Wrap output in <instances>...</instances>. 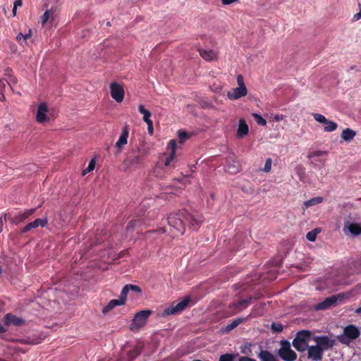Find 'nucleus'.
I'll list each match as a JSON object with an SVG mask.
<instances>
[{"label":"nucleus","mask_w":361,"mask_h":361,"mask_svg":"<svg viewBox=\"0 0 361 361\" xmlns=\"http://www.w3.org/2000/svg\"><path fill=\"white\" fill-rule=\"evenodd\" d=\"M202 222L203 217L201 214H191L186 210L171 213L168 218L169 226L174 230L173 235L176 236L184 233L186 224L192 230L196 231L200 227Z\"/></svg>","instance_id":"1"},{"label":"nucleus","mask_w":361,"mask_h":361,"mask_svg":"<svg viewBox=\"0 0 361 361\" xmlns=\"http://www.w3.org/2000/svg\"><path fill=\"white\" fill-rule=\"evenodd\" d=\"M360 335L359 329L353 324L346 326L343 334L338 335L337 340L342 344L349 345L353 341L357 339Z\"/></svg>","instance_id":"2"},{"label":"nucleus","mask_w":361,"mask_h":361,"mask_svg":"<svg viewBox=\"0 0 361 361\" xmlns=\"http://www.w3.org/2000/svg\"><path fill=\"white\" fill-rule=\"evenodd\" d=\"M311 336V331L308 330H301L297 332L295 337L293 340V346L299 352H305L308 348V341Z\"/></svg>","instance_id":"3"},{"label":"nucleus","mask_w":361,"mask_h":361,"mask_svg":"<svg viewBox=\"0 0 361 361\" xmlns=\"http://www.w3.org/2000/svg\"><path fill=\"white\" fill-rule=\"evenodd\" d=\"M280 348L277 350V355L283 361H295L297 354L291 348L290 343L287 340H281L279 342Z\"/></svg>","instance_id":"4"},{"label":"nucleus","mask_w":361,"mask_h":361,"mask_svg":"<svg viewBox=\"0 0 361 361\" xmlns=\"http://www.w3.org/2000/svg\"><path fill=\"white\" fill-rule=\"evenodd\" d=\"M152 311L150 310H141L137 312L131 324V330H138L139 329L143 327L151 314Z\"/></svg>","instance_id":"5"},{"label":"nucleus","mask_w":361,"mask_h":361,"mask_svg":"<svg viewBox=\"0 0 361 361\" xmlns=\"http://www.w3.org/2000/svg\"><path fill=\"white\" fill-rule=\"evenodd\" d=\"M190 301V298L187 297L184 298L182 301L177 303L176 305H171L170 307L166 308L163 312L162 316L163 317H167L169 315H175L180 312H181L183 310H184L186 307L188 305L189 302Z\"/></svg>","instance_id":"6"},{"label":"nucleus","mask_w":361,"mask_h":361,"mask_svg":"<svg viewBox=\"0 0 361 361\" xmlns=\"http://www.w3.org/2000/svg\"><path fill=\"white\" fill-rule=\"evenodd\" d=\"M312 339L323 352L331 350L336 345V340L327 336H316Z\"/></svg>","instance_id":"7"},{"label":"nucleus","mask_w":361,"mask_h":361,"mask_svg":"<svg viewBox=\"0 0 361 361\" xmlns=\"http://www.w3.org/2000/svg\"><path fill=\"white\" fill-rule=\"evenodd\" d=\"M260 346L250 343L245 344L241 350V353L245 356L240 357L238 361H256L252 357L258 353Z\"/></svg>","instance_id":"8"},{"label":"nucleus","mask_w":361,"mask_h":361,"mask_svg":"<svg viewBox=\"0 0 361 361\" xmlns=\"http://www.w3.org/2000/svg\"><path fill=\"white\" fill-rule=\"evenodd\" d=\"M111 96L117 102L121 103L124 98L125 92L123 87L117 82H111L110 85Z\"/></svg>","instance_id":"9"},{"label":"nucleus","mask_w":361,"mask_h":361,"mask_svg":"<svg viewBox=\"0 0 361 361\" xmlns=\"http://www.w3.org/2000/svg\"><path fill=\"white\" fill-rule=\"evenodd\" d=\"M253 298L252 296H250L247 299L240 300L236 302L230 304L228 309L231 310V315H234L241 311L242 309L247 307Z\"/></svg>","instance_id":"10"},{"label":"nucleus","mask_w":361,"mask_h":361,"mask_svg":"<svg viewBox=\"0 0 361 361\" xmlns=\"http://www.w3.org/2000/svg\"><path fill=\"white\" fill-rule=\"evenodd\" d=\"M4 324L6 326H20L25 324V320L11 313H8L4 317Z\"/></svg>","instance_id":"11"},{"label":"nucleus","mask_w":361,"mask_h":361,"mask_svg":"<svg viewBox=\"0 0 361 361\" xmlns=\"http://www.w3.org/2000/svg\"><path fill=\"white\" fill-rule=\"evenodd\" d=\"M307 357L312 361H319L322 359L324 352L317 345L308 346Z\"/></svg>","instance_id":"12"},{"label":"nucleus","mask_w":361,"mask_h":361,"mask_svg":"<svg viewBox=\"0 0 361 361\" xmlns=\"http://www.w3.org/2000/svg\"><path fill=\"white\" fill-rule=\"evenodd\" d=\"M47 112L48 108L46 103L39 104L37 111L36 121L39 123H44V122L49 121V118L47 115Z\"/></svg>","instance_id":"13"},{"label":"nucleus","mask_w":361,"mask_h":361,"mask_svg":"<svg viewBox=\"0 0 361 361\" xmlns=\"http://www.w3.org/2000/svg\"><path fill=\"white\" fill-rule=\"evenodd\" d=\"M48 224V220L47 218L43 219H37L35 221L28 223L25 226H24L21 229L22 233H25L30 231L31 229L36 228L39 226L44 227Z\"/></svg>","instance_id":"14"},{"label":"nucleus","mask_w":361,"mask_h":361,"mask_svg":"<svg viewBox=\"0 0 361 361\" xmlns=\"http://www.w3.org/2000/svg\"><path fill=\"white\" fill-rule=\"evenodd\" d=\"M128 135H129L128 126L126 125L123 128L121 134L115 145L116 147L118 150V152H120L122 150V149L123 148L124 145H126L128 143Z\"/></svg>","instance_id":"15"},{"label":"nucleus","mask_w":361,"mask_h":361,"mask_svg":"<svg viewBox=\"0 0 361 361\" xmlns=\"http://www.w3.org/2000/svg\"><path fill=\"white\" fill-rule=\"evenodd\" d=\"M347 231L353 235H358L361 234V225L357 223H350L345 221L343 226V232L347 234Z\"/></svg>","instance_id":"16"},{"label":"nucleus","mask_w":361,"mask_h":361,"mask_svg":"<svg viewBox=\"0 0 361 361\" xmlns=\"http://www.w3.org/2000/svg\"><path fill=\"white\" fill-rule=\"evenodd\" d=\"M36 210V208L26 209L23 212L19 213L18 214L16 215L12 222L15 224H18L21 222H23L25 220H26L30 216H32L35 212Z\"/></svg>","instance_id":"17"},{"label":"nucleus","mask_w":361,"mask_h":361,"mask_svg":"<svg viewBox=\"0 0 361 361\" xmlns=\"http://www.w3.org/2000/svg\"><path fill=\"white\" fill-rule=\"evenodd\" d=\"M337 301V298L336 295H331L329 298H326L324 301L317 304L315 305V309L317 310H324L330 307H331L333 305H334Z\"/></svg>","instance_id":"18"},{"label":"nucleus","mask_w":361,"mask_h":361,"mask_svg":"<svg viewBox=\"0 0 361 361\" xmlns=\"http://www.w3.org/2000/svg\"><path fill=\"white\" fill-rule=\"evenodd\" d=\"M247 94V90L246 87H238L233 88L232 92L228 93V97L231 99H238L242 97L245 96Z\"/></svg>","instance_id":"19"},{"label":"nucleus","mask_w":361,"mask_h":361,"mask_svg":"<svg viewBox=\"0 0 361 361\" xmlns=\"http://www.w3.org/2000/svg\"><path fill=\"white\" fill-rule=\"evenodd\" d=\"M249 133V128L246 121L243 118L239 120L238 127L237 129L236 136L239 138H243Z\"/></svg>","instance_id":"20"},{"label":"nucleus","mask_w":361,"mask_h":361,"mask_svg":"<svg viewBox=\"0 0 361 361\" xmlns=\"http://www.w3.org/2000/svg\"><path fill=\"white\" fill-rule=\"evenodd\" d=\"M125 302L121 299H113L111 300L108 304L103 307L102 309V313L106 314L109 312H110L111 310H113L116 306H120L124 305Z\"/></svg>","instance_id":"21"},{"label":"nucleus","mask_w":361,"mask_h":361,"mask_svg":"<svg viewBox=\"0 0 361 361\" xmlns=\"http://www.w3.org/2000/svg\"><path fill=\"white\" fill-rule=\"evenodd\" d=\"M247 318H235L233 319L230 324H227L224 328V331L226 333H228L235 328H236L239 324H242L243 322H246Z\"/></svg>","instance_id":"22"},{"label":"nucleus","mask_w":361,"mask_h":361,"mask_svg":"<svg viewBox=\"0 0 361 361\" xmlns=\"http://www.w3.org/2000/svg\"><path fill=\"white\" fill-rule=\"evenodd\" d=\"M257 355H258L261 361H276L275 357L271 353L263 350L261 347Z\"/></svg>","instance_id":"23"},{"label":"nucleus","mask_w":361,"mask_h":361,"mask_svg":"<svg viewBox=\"0 0 361 361\" xmlns=\"http://www.w3.org/2000/svg\"><path fill=\"white\" fill-rule=\"evenodd\" d=\"M200 55L207 61H212L216 59V54L213 50L199 49Z\"/></svg>","instance_id":"24"},{"label":"nucleus","mask_w":361,"mask_h":361,"mask_svg":"<svg viewBox=\"0 0 361 361\" xmlns=\"http://www.w3.org/2000/svg\"><path fill=\"white\" fill-rule=\"evenodd\" d=\"M356 135V132L350 128H345L341 133V137L346 142H350Z\"/></svg>","instance_id":"25"},{"label":"nucleus","mask_w":361,"mask_h":361,"mask_svg":"<svg viewBox=\"0 0 361 361\" xmlns=\"http://www.w3.org/2000/svg\"><path fill=\"white\" fill-rule=\"evenodd\" d=\"M323 202V197H313L307 201H305L303 204L302 209L305 211L308 207L313 205L319 204Z\"/></svg>","instance_id":"26"},{"label":"nucleus","mask_w":361,"mask_h":361,"mask_svg":"<svg viewBox=\"0 0 361 361\" xmlns=\"http://www.w3.org/2000/svg\"><path fill=\"white\" fill-rule=\"evenodd\" d=\"M138 111L141 114L143 115V121L146 123L152 121L150 119V117L152 116L151 112L149 111H148L147 109H146L143 105H142V104L139 105Z\"/></svg>","instance_id":"27"},{"label":"nucleus","mask_w":361,"mask_h":361,"mask_svg":"<svg viewBox=\"0 0 361 361\" xmlns=\"http://www.w3.org/2000/svg\"><path fill=\"white\" fill-rule=\"evenodd\" d=\"M126 161L128 162V164L130 166H135L140 164L142 161V157L140 154H137L133 157L128 156L127 157Z\"/></svg>","instance_id":"28"},{"label":"nucleus","mask_w":361,"mask_h":361,"mask_svg":"<svg viewBox=\"0 0 361 361\" xmlns=\"http://www.w3.org/2000/svg\"><path fill=\"white\" fill-rule=\"evenodd\" d=\"M270 329L273 334H279L283 331L284 326L281 323L272 322Z\"/></svg>","instance_id":"29"},{"label":"nucleus","mask_w":361,"mask_h":361,"mask_svg":"<svg viewBox=\"0 0 361 361\" xmlns=\"http://www.w3.org/2000/svg\"><path fill=\"white\" fill-rule=\"evenodd\" d=\"M338 124L332 121H328L326 123L324 130L325 132H332L336 130Z\"/></svg>","instance_id":"30"},{"label":"nucleus","mask_w":361,"mask_h":361,"mask_svg":"<svg viewBox=\"0 0 361 361\" xmlns=\"http://www.w3.org/2000/svg\"><path fill=\"white\" fill-rule=\"evenodd\" d=\"M52 9H47L45 11L42 16L41 17V23L42 25H44L50 18L51 16H53Z\"/></svg>","instance_id":"31"},{"label":"nucleus","mask_w":361,"mask_h":361,"mask_svg":"<svg viewBox=\"0 0 361 361\" xmlns=\"http://www.w3.org/2000/svg\"><path fill=\"white\" fill-rule=\"evenodd\" d=\"M128 284H126V286H123V288L121 290V295L119 297V298L121 299L125 303H126V301L127 299V295L130 291L129 287H128Z\"/></svg>","instance_id":"32"},{"label":"nucleus","mask_w":361,"mask_h":361,"mask_svg":"<svg viewBox=\"0 0 361 361\" xmlns=\"http://www.w3.org/2000/svg\"><path fill=\"white\" fill-rule=\"evenodd\" d=\"M96 161L94 159L90 160V161L88 164V166L83 170L82 174L83 176L86 175L87 173H90V171H93L95 168Z\"/></svg>","instance_id":"33"},{"label":"nucleus","mask_w":361,"mask_h":361,"mask_svg":"<svg viewBox=\"0 0 361 361\" xmlns=\"http://www.w3.org/2000/svg\"><path fill=\"white\" fill-rule=\"evenodd\" d=\"M236 355L234 354L226 353L219 357V361H234Z\"/></svg>","instance_id":"34"},{"label":"nucleus","mask_w":361,"mask_h":361,"mask_svg":"<svg viewBox=\"0 0 361 361\" xmlns=\"http://www.w3.org/2000/svg\"><path fill=\"white\" fill-rule=\"evenodd\" d=\"M318 229H314L307 233L306 238L309 241L314 242L318 233Z\"/></svg>","instance_id":"35"},{"label":"nucleus","mask_w":361,"mask_h":361,"mask_svg":"<svg viewBox=\"0 0 361 361\" xmlns=\"http://www.w3.org/2000/svg\"><path fill=\"white\" fill-rule=\"evenodd\" d=\"M326 154H327V152H326V151H321V150L313 151V152H312L308 154L307 158L312 159V158L315 157H322V156L325 155Z\"/></svg>","instance_id":"36"},{"label":"nucleus","mask_w":361,"mask_h":361,"mask_svg":"<svg viewBox=\"0 0 361 361\" xmlns=\"http://www.w3.org/2000/svg\"><path fill=\"white\" fill-rule=\"evenodd\" d=\"M313 117L317 122L324 124H326V123H327V121H329L328 119L326 118L324 116L320 114H314Z\"/></svg>","instance_id":"37"},{"label":"nucleus","mask_w":361,"mask_h":361,"mask_svg":"<svg viewBox=\"0 0 361 361\" xmlns=\"http://www.w3.org/2000/svg\"><path fill=\"white\" fill-rule=\"evenodd\" d=\"M253 116L257 124L261 126H265L267 124L266 120L264 118H262L260 115L257 114H254Z\"/></svg>","instance_id":"38"},{"label":"nucleus","mask_w":361,"mask_h":361,"mask_svg":"<svg viewBox=\"0 0 361 361\" xmlns=\"http://www.w3.org/2000/svg\"><path fill=\"white\" fill-rule=\"evenodd\" d=\"M178 138L180 142L183 143L189 138V135L185 131H178Z\"/></svg>","instance_id":"39"},{"label":"nucleus","mask_w":361,"mask_h":361,"mask_svg":"<svg viewBox=\"0 0 361 361\" xmlns=\"http://www.w3.org/2000/svg\"><path fill=\"white\" fill-rule=\"evenodd\" d=\"M271 164H272V160L271 158H268L266 161H265V164H264V169L263 171L266 173H268L271 170Z\"/></svg>","instance_id":"40"},{"label":"nucleus","mask_w":361,"mask_h":361,"mask_svg":"<svg viewBox=\"0 0 361 361\" xmlns=\"http://www.w3.org/2000/svg\"><path fill=\"white\" fill-rule=\"evenodd\" d=\"M176 141L175 140H171L169 142V147L171 149V154H176Z\"/></svg>","instance_id":"41"},{"label":"nucleus","mask_w":361,"mask_h":361,"mask_svg":"<svg viewBox=\"0 0 361 361\" xmlns=\"http://www.w3.org/2000/svg\"><path fill=\"white\" fill-rule=\"evenodd\" d=\"M4 88H5V85H4V82L1 80H0V101H1V102L5 99V96L4 94Z\"/></svg>","instance_id":"42"},{"label":"nucleus","mask_w":361,"mask_h":361,"mask_svg":"<svg viewBox=\"0 0 361 361\" xmlns=\"http://www.w3.org/2000/svg\"><path fill=\"white\" fill-rule=\"evenodd\" d=\"M175 155L176 154L170 153V154L166 157V159L165 160V162H164V165L166 166H171V162L174 159Z\"/></svg>","instance_id":"43"},{"label":"nucleus","mask_w":361,"mask_h":361,"mask_svg":"<svg viewBox=\"0 0 361 361\" xmlns=\"http://www.w3.org/2000/svg\"><path fill=\"white\" fill-rule=\"evenodd\" d=\"M128 287H129L130 290L136 292L137 293H140L142 292L140 287L138 286L133 285V284H128Z\"/></svg>","instance_id":"44"},{"label":"nucleus","mask_w":361,"mask_h":361,"mask_svg":"<svg viewBox=\"0 0 361 361\" xmlns=\"http://www.w3.org/2000/svg\"><path fill=\"white\" fill-rule=\"evenodd\" d=\"M237 83L238 85V87H245L244 83V78L242 75H238L237 76Z\"/></svg>","instance_id":"45"},{"label":"nucleus","mask_w":361,"mask_h":361,"mask_svg":"<svg viewBox=\"0 0 361 361\" xmlns=\"http://www.w3.org/2000/svg\"><path fill=\"white\" fill-rule=\"evenodd\" d=\"M136 224H137V221L136 220H132L130 221L128 225H127V230L128 231H130V230H133V228L136 226Z\"/></svg>","instance_id":"46"},{"label":"nucleus","mask_w":361,"mask_h":361,"mask_svg":"<svg viewBox=\"0 0 361 361\" xmlns=\"http://www.w3.org/2000/svg\"><path fill=\"white\" fill-rule=\"evenodd\" d=\"M147 130L149 135L153 134L154 128H153V121L147 123Z\"/></svg>","instance_id":"47"},{"label":"nucleus","mask_w":361,"mask_h":361,"mask_svg":"<svg viewBox=\"0 0 361 361\" xmlns=\"http://www.w3.org/2000/svg\"><path fill=\"white\" fill-rule=\"evenodd\" d=\"M16 40H17V42H18L19 43L23 44V42H24V35L23 33H21V32L19 33L16 36Z\"/></svg>","instance_id":"48"},{"label":"nucleus","mask_w":361,"mask_h":361,"mask_svg":"<svg viewBox=\"0 0 361 361\" xmlns=\"http://www.w3.org/2000/svg\"><path fill=\"white\" fill-rule=\"evenodd\" d=\"M166 230L164 228H160L157 230H154V231H147V233H165Z\"/></svg>","instance_id":"49"},{"label":"nucleus","mask_w":361,"mask_h":361,"mask_svg":"<svg viewBox=\"0 0 361 361\" xmlns=\"http://www.w3.org/2000/svg\"><path fill=\"white\" fill-rule=\"evenodd\" d=\"M239 0H221L223 5H229L235 2H238Z\"/></svg>","instance_id":"50"},{"label":"nucleus","mask_w":361,"mask_h":361,"mask_svg":"<svg viewBox=\"0 0 361 361\" xmlns=\"http://www.w3.org/2000/svg\"><path fill=\"white\" fill-rule=\"evenodd\" d=\"M128 250H123L118 254V258L123 257L128 255Z\"/></svg>","instance_id":"51"},{"label":"nucleus","mask_w":361,"mask_h":361,"mask_svg":"<svg viewBox=\"0 0 361 361\" xmlns=\"http://www.w3.org/2000/svg\"><path fill=\"white\" fill-rule=\"evenodd\" d=\"M17 82V79L14 76H11L10 78V81L8 82V85H10V87L11 88L12 84H16Z\"/></svg>","instance_id":"52"},{"label":"nucleus","mask_w":361,"mask_h":361,"mask_svg":"<svg viewBox=\"0 0 361 361\" xmlns=\"http://www.w3.org/2000/svg\"><path fill=\"white\" fill-rule=\"evenodd\" d=\"M361 18V9L359 11V12L354 15L353 20L357 21Z\"/></svg>","instance_id":"53"},{"label":"nucleus","mask_w":361,"mask_h":361,"mask_svg":"<svg viewBox=\"0 0 361 361\" xmlns=\"http://www.w3.org/2000/svg\"><path fill=\"white\" fill-rule=\"evenodd\" d=\"M23 5V1L22 0H16L15 2H14V6L15 7H20V6H22Z\"/></svg>","instance_id":"54"},{"label":"nucleus","mask_w":361,"mask_h":361,"mask_svg":"<svg viewBox=\"0 0 361 361\" xmlns=\"http://www.w3.org/2000/svg\"><path fill=\"white\" fill-rule=\"evenodd\" d=\"M31 37V30H29L27 34L24 35V42H26V40Z\"/></svg>","instance_id":"55"},{"label":"nucleus","mask_w":361,"mask_h":361,"mask_svg":"<svg viewBox=\"0 0 361 361\" xmlns=\"http://www.w3.org/2000/svg\"><path fill=\"white\" fill-rule=\"evenodd\" d=\"M228 170L230 171L231 173H236V172H238V169H235V166L233 167L232 170H231V167L228 166Z\"/></svg>","instance_id":"56"},{"label":"nucleus","mask_w":361,"mask_h":361,"mask_svg":"<svg viewBox=\"0 0 361 361\" xmlns=\"http://www.w3.org/2000/svg\"><path fill=\"white\" fill-rule=\"evenodd\" d=\"M3 219H4V220L6 219V214H4V216L2 215L0 216V224L1 226H2V223H3Z\"/></svg>","instance_id":"57"},{"label":"nucleus","mask_w":361,"mask_h":361,"mask_svg":"<svg viewBox=\"0 0 361 361\" xmlns=\"http://www.w3.org/2000/svg\"><path fill=\"white\" fill-rule=\"evenodd\" d=\"M281 119V116L276 115V116H274V120H275L276 121H279Z\"/></svg>","instance_id":"58"},{"label":"nucleus","mask_w":361,"mask_h":361,"mask_svg":"<svg viewBox=\"0 0 361 361\" xmlns=\"http://www.w3.org/2000/svg\"><path fill=\"white\" fill-rule=\"evenodd\" d=\"M16 11H17V7H15L13 6V8L12 9V13H13V16H15L16 15Z\"/></svg>","instance_id":"59"},{"label":"nucleus","mask_w":361,"mask_h":361,"mask_svg":"<svg viewBox=\"0 0 361 361\" xmlns=\"http://www.w3.org/2000/svg\"><path fill=\"white\" fill-rule=\"evenodd\" d=\"M6 331V329L2 325H0V334L4 333Z\"/></svg>","instance_id":"60"},{"label":"nucleus","mask_w":361,"mask_h":361,"mask_svg":"<svg viewBox=\"0 0 361 361\" xmlns=\"http://www.w3.org/2000/svg\"><path fill=\"white\" fill-rule=\"evenodd\" d=\"M357 313H361V307L358 308L356 311Z\"/></svg>","instance_id":"61"},{"label":"nucleus","mask_w":361,"mask_h":361,"mask_svg":"<svg viewBox=\"0 0 361 361\" xmlns=\"http://www.w3.org/2000/svg\"><path fill=\"white\" fill-rule=\"evenodd\" d=\"M130 358H131V359H134V358H135V356L130 355Z\"/></svg>","instance_id":"62"},{"label":"nucleus","mask_w":361,"mask_h":361,"mask_svg":"<svg viewBox=\"0 0 361 361\" xmlns=\"http://www.w3.org/2000/svg\"><path fill=\"white\" fill-rule=\"evenodd\" d=\"M358 6H359V8H360V9H361V4H359V5H358Z\"/></svg>","instance_id":"63"},{"label":"nucleus","mask_w":361,"mask_h":361,"mask_svg":"<svg viewBox=\"0 0 361 361\" xmlns=\"http://www.w3.org/2000/svg\"><path fill=\"white\" fill-rule=\"evenodd\" d=\"M1 272H2V269H1V268L0 267V274H1Z\"/></svg>","instance_id":"64"}]
</instances>
